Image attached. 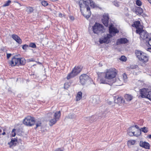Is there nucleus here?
Returning a JSON list of instances; mask_svg holds the SVG:
<instances>
[{"label": "nucleus", "mask_w": 151, "mask_h": 151, "mask_svg": "<svg viewBox=\"0 0 151 151\" xmlns=\"http://www.w3.org/2000/svg\"><path fill=\"white\" fill-rule=\"evenodd\" d=\"M117 71L114 68H111L106 70L105 73H101L98 74V79L100 83L108 84L110 86L115 83V77Z\"/></svg>", "instance_id": "f257e3e1"}, {"label": "nucleus", "mask_w": 151, "mask_h": 151, "mask_svg": "<svg viewBox=\"0 0 151 151\" xmlns=\"http://www.w3.org/2000/svg\"><path fill=\"white\" fill-rule=\"evenodd\" d=\"M80 11L86 19L89 18L91 13L89 6L94 8L96 6L95 3L92 0H81L79 2Z\"/></svg>", "instance_id": "f03ea898"}, {"label": "nucleus", "mask_w": 151, "mask_h": 151, "mask_svg": "<svg viewBox=\"0 0 151 151\" xmlns=\"http://www.w3.org/2000/svg\"><path fill=\"white\" fill-rule=\"evenodd\" d=\"M26 63V60L24 58H20L16 55L13 57L11 60L9 62V64L11 66H14L16 65H24Z\"/></svg>", "instance_id": "7ed1b4c3"}, {"label": "nucleus", "mask_w": 151, "mask_h": 151, "mask_svg": "<svg viewBox=\"0 0 151 151\" xmlns=\"http://www.w3.org/2000/svg\"><path fill=\"white\" fill-rule=\"evenodd\" d=\"M61 115L60 111H57L53 114L52 113H49L47 114V116L49 117H50L51 119L49 121V125L50 126H52L55 124L57 121H58Z\"/></svg>", "instance_id": "20e7f679"}, {"label": "nucleus", "mask_w": 151, "mask_h": 151, "mask_svg": "<svg viewBox=\"0 0 151 151\" xmlns=\"http://www.w3.org/2000/svg\"><path fill=\"white\" fill-rule=\"evenodd\" d=\"M94 33L98 35L101 34L105 31L104 26L99 23H96L92 27Z\"/></svg>", "instance_id": "39448f33"}, {"label": "nucleus", "mask_w": 151, "mask_h": 151, "mask_svg": "<svg viewBox=\"0 0 151 151\" xmlns=\"http://www.w3.org/2000/svg\"><path fill=\"white\" fill-rule=\"evenodd\" d=\"M82 67L80 66H75L72 71L67 76V78L69 79L78 75L81 70Z\"/></svg>", "instance_id": "423d86ee"}, {"label": "nucleus", "mask_w": 151, "mask_h": 151, "mask_svg": "<svg viewBox=\"0 0 151 151\" xmlns=\"http://www.w3.org/2000/svg\"><path fill=\"white\" fill-rule=\"evenodd\" d=\"M23 122L24 124L27 126H31L35 124V120L33 117L28 116L23 120Z\"/></svg>", "instance_id": "0eeeda50"}, {"label": "nucleus", "mask_w": 151, "mask_h": 151, "mask_svg": "<svg viewBox=\"0 0 151 151\" xmlns=\"http://www.w3.org/2000/svg\"><path fill=\"white\" fill-rule=\"evenodd\" d=\"M139 92L142 98H147L150 99L151 96V91H149L148 89L143 88L141 89Z\"/></svg>", "instance_id": "6e6552de"}, {"label": "nucleus", "mask_w": 151, "mask_h": 151, "mask_svg": "<svg viewBox=\"0 0 151 151\" xmlns=\"http://www.w3.org/2000/svg\"><path fill=\"white\" fill-rule=\"evenodd\" d=\"M112 37L110 34H107L106 35L102 37L99 39V42L100 44L109 43L110 41V39Z\"/></svg>", "instance_id": "1a4fd4ad"}, {"label": "nucleus", "mask_w": 151, "mask_h": 151, "mask_svg": "<svg viewBox=\"0 0 151 151\" xmlns=\"http://www.w3.org/2000/svg\"><path fill=\"white\" fill-rule=\"evenodd\" d=\"M80 81L81 84L83 85L89 79V76L86 74H83L80 76Z\"/></svg>", "instance_id": "9d476101"}, {"label": "nucleus", "mask_w": 151, "mask_h": 151, "mask_svg": "<svg viewBox=\"0 0 151 151\" xmlns=\"http://www.w3.org/2000/svg\"><path fill=\"white\" fill-rule=\"evenodd\" d=\"M109 34L112 35V37L114 36L116 33L119 32V30L114 27L111 24L109 26Z\"/></svg>", "instance_id": "9b49d317"}, {"label": "nucleus", "mask_w": 151, "mask_h": 151, "mask_svg": "<svg viewBox=\"0 0 151 151\" xmlns=\"http://www.w3.org/2000/svg\"><path fill=\"white\" fill-rule=\"evenodd\" d=\"M109 17L108 14L104 15L103 18L102 19L103 23L106 27H108Z\"/></svg>", "instance_id": "f8f14e48"}, {"label": "nucleus", "mask_w": 151, "mask_h": 151, "mask_svg": "<svg viewBox=\"0 0 151 151\" xmlns=\"http://www.w3.org/2000/svg\"><path fill=\"white\" fill-rule=\"evenodd\" d=\"M140 35L141 38L145 40L146 42V40L149 38L147 32L144 30L142 31Z\"/></svg>", "instance_id": "ddd939ff"}, {"label": "nucleus", "mask_w": 151, "mask_h": 151, "mask_svg": "<svg viewBox=\"0 0 151 151\" xmlns=\"http://www.w3.org/2000/svg\"><path fill=\"white\" fill-rule=\"evenodd\" d=\"M128 40L125 38H122L118 39L116 42V44L119 45L122 44H126L127 43Z\"/></svg>", "instance_id": "4468645a"}, {"label": "nucleus", "mask_w": 151, "mask_h": 151, "mask_svg": "<svg viewBox=\"0 0 151 151\" xmlns=\"http://www.w3.org/2000/svg\"><path fill=\"white\" fill-rule=\"evenodd\" d=\"M139 145L140 147L146 149H150V144L148 142H146L140 141L139 143Z\"/></svg>", "instance_id": "2eb2a0df"}, {"label": "nucleus", "mask_w": 151, "mask_h": 151, "mask_svg": "<svg viewBox=\"0 0 151 151\" xmlns=\"http://www.w3.org/2000/svg\"><path fill=\"white\" fill-rule=\"evenodd\" d=\"M12 38L19 44H21L22 40L17 35L13 34L12 35Z\"/></svg>", "instance_id": "dca6fc26"}, {"label": "nucleus", "mask_w": 151, "mask_h": 151, "mask_svg": "<svg viewBox=\"0 0 151 151\" xmlns=\"http://www.w3.org/2000/svg\"><path fill=\"white\" fill-rule=\"evenodd\" d=\"M146 45L148 47L147 49V51L151 53V37H149L146 41Z\"/></svg>", "instance_id": "f3484780"}, {"label": "nucleus", "mask_w": 151, "mask_h": 151, "mask_svg": "<svg viewBox=\"0 0 151 151\" xmlns=\"http://www.w3.org/2000/svg\"><path fill=\"white\" fill-rule=\"evenodd\" d=\"M140 57L142 58V60H139L143 63L147 62L148 60V57L145 53L143 52L140 56Z\"/></svg>", "instance_id": "a211bd4d"}, {"label": "nucleus", "mask_w": 151, "mask_h": 151, "mask_svg": "<svg viewBox=\"0 0 151 151\" xmlns=\"http://www.w3.org/2000/svg\"><path fill=\"white\" fill-rule=\"evenodd\" d=\"M99 102V99L98 96H94L93 97L92 103L93 105L96 104Z\"/></svg>", "instance_id": "6ab92c4d"}, {"label": "nucleus", "mask_w": 151, "mask_h": 151, "mask_svg": "<svg viewBox=\"0 0 151 151\" xmlns=\"http://www.w3.org/2000/svg\"><path fill=\"white\" fill-rule=\"evenodd\" d=\"M143 52L140 50H136L135 51V54L139 60L142 59V58L140 57V56Z\"/></svg>", "instance_id": "aec40b11"}, {"label": "nucleus", "mask_w": 151, "mask_h": 151, "mask_svg": "<svg viewBox=\"0 0 151 151\" xmlns=\"http://www.w3.org/2000/svg\"><path fill=\"white\" fill-rule=\"evenodd\" d=\"M101 110V114L102 115V116L105 117L107 110V108H105L104 106H102L100 108Z\"/></svg>", "instance_id": "412c9836"}, {"label": "nucleus", "mask_w": 151, "mask_h": 151, "mask_svg": "<svg viewBox=\"0 0 151 151\" xmlns=\"http://www.w3.org/2000/svg\"><path fill=\"white\" fill-rule=\"evenodd\" d=\"M140 24V22L137 21L134 22V24H132V26L137 28L139 27Z\"/></svg>", "instance_id": "4be33fe9"}, {"label": "nucleus", "mask_w": 151, "mask_h": 151, "mask_svg": "<svg viewBox=\"0 0 151 151\" xmlns=\"http://www.w3.org/2000/svg\"><path fill=\"white\" fill-rule=\"evenodd\" d=\"M125 98L126 100L127 101H130L132 99V96L131 95L126 94L125 95Z\"/></svg>", "instance_id": "5701e85b"}, {"label": "nucleus", "mask_w": 151, "mask_h": 151, "mask_svg": "<svg viewBox=\"0 0 151 151\" xmlns=\"http://www.w3.org/2000/svg\"><path fill=\"white\" fill-rule=\"evenodd\" d=\"M114 101L116 103H120L122 102V99L120 97H118L117 98H115L114 99Z\"/></svg>", "instance_id": "b1692460"}, {"label": "nucleus", "mask_w": 151, "mask_h": 151, "mask_svg": "<svg viewBox=\"0 0 151 151\" xmlns=\"http://www.w3.org/2000/svg\"><path fill=\"white\" fill-rule=\"evenodd\" d=\"M95 117L94 116H92L90 117H87L85 118V120L87 121H89L90 122H93L94 120L93 119Z\"/></svg>", "instance_id": "393cba45"}, {"label": "nucleus", "mask_w": 151, "mask_h": 151, "mask_svg": "<svg viewBox=\"0 0 151 151\" xmlns=\"http://www.w3.org/2000/svg\"><path fill=\"white\" fill-rule=\"evenodd\" d=\"M136 12L139 14H141L143 12V9L140 7H137L136 8Z\"/></svg>", "instance_id": "a878e982"}, {"label": "nucleus", "mask_w": 151, "mask_h": 151, "mask_svg": "<svg viewBox=\"0 0 151 151\" xmlns=\"http://www.w3.org/2000/svg\"><path fill=\"white\" fill-rule=\"evenodd\" d=\"M141 131L144 132V133H147L148 131L146 127H144L142 128H141V129L138 130V135H139L141 134Z\"/></svg>", "instance_id": "bb28decb"}, {"label": "nucleus", "mask_w": 151, "mask_h": 151, "mask_svg": "<svg viewBox=\"0 0 151 151\" xmlns=\"http://www.w3.org/2000/svg\"><path fill=\"white\" fill-rule=\"evenodd\" d=\"M134 128V126H132L129 127V132H128V134L131 136L132 135H135L134 134L135 132L131 131V130H132V128Z\"/></svg>", "instance_id": "cd10ccee"}, {"label": "nucleus", "mask_w": 151, "mask_h": 151, "mask_svg": "<svg viewBox=\"0 0 151 151\" xmlns=\"http://www.w3.org/2000/svg\"><path fill=\"white\" fill-rule=\"evenodd\" d=\"M82 96V93L80 91L78 93L76 97V101H78L80 100Z\"/></svg>", "instance_id": "c85d7f7f"}, {"label": "nucleus", "mask_w": 151, "mask_h": 151, "mask_svg": "<svg viewBox=\"0 0 151 151\" xmlns=\"http://www.w3.org/2000/svg\"><path fill=\"white\" fill-rule=\"evenodd\" d=\"M76 117V116L73 114H69L68 116L67 117V118L68 119H75Z\"/></svg>", "instance_id": "c756f323"}, {"label": "nucleus", "mask_w": 151, "mask_h": 151, "mask_svg": "<svg viewBox=\"0 0 151 151\" xmlns=\"http://www.w3.org/2000/svg\"><path fill=\"white\" fill-rule=\"evenodd\" d=\"M34 9L33 8L31 7H29L27 8V11L29 14L32 13Z\"/></svg>", "instance_id": "7c9ffc66"}, {"label": "nucleus", "mask_w": 151, "mask_h": 151, "mask_svg": "<svg viewBox=\"0 0 151 151\" xmlns=\"http://www.w3.org/2000/svg\"><path fill=\"white\" fill-rule=\"evenodd\" d=\"M136 28L137 29L136 30V32L137 33L139 34L140 35H141V33L142 31H144L142 29L139 28L137 27V28Z\"/></svg>", "instance_id": "2f4dec72"}, {"label": "nucleus", "mask_w": 151, "mask_h": 151, "mask_svg": "<svg viewBox=\"0 0 151 151\" xmlns=\"http://www.w3.org/2000/svg\"><path fill=\"white\" fill-rule=\"evenodd\" d=\"M11 1L10 0H8L3 5V6L4 7H6L9 5L11 3Z\"/></svg>", "instance_id": "473e14b6"}, {"label": "nucleus", "mask_w": 151, "mask_h": 151, "mask_svg": "<svg viewBox=\"0 0 151 151\" xmlns=\"http://www.w3.org/2000/svg\"><path fill=\"white\" fill-rule=\"evenodd\" d=\"M122 77L124 82H126L127 81V75L125 73H124L122 75Z\"/></svg>", "instance_id": "72a5a7b5"}, {"label": "nucleus", "mask_w": 151, "mask_h": 151, "mask_svg": "<svg viewBox=\"0 0 151 151\" xmlns=\"http://www.w3.org/2000/svg\"><path fill=\"white\" fill-rule=\"evenodd\" d=\"M120 60L123 61H125L126 60L127 58L124 56H122L120 58Z\"/></svg>", "instance_id": "f704fd0d"}, {"label": "nucleus", "mask_w": 151, "mask_h": 151, "mask_svg": "<svg viewBox=\"0 0 151 151\" xmlns=\"http://www.w3.org/2000/svg\"><path fill=\"white\" fill-rule=\"evenodd\" d=\"M28 46L29 47H31L32 48H35L36 47L35 44L34 43H31Z\"/></svg>", "instance_id": "c9c22d12"}, {"label": "nucleus", "mask_w": 151, "mask_h": 151, "mask_svg": "<svg viewBox=\"0 0 151 151\" xmlns=\"http://www.w3.org/2000/svg\"><path fill=\"white\" fill-rule=\"evenodd\" d=\"M42 5L44 6H47L48 4V3L47 1H44L42 2Z\"/></svg>", "instance_id": "e433bc0d"}, {"label": "nucleus", "mask_w": 151, "mask_h": 151, "mask_svg": "<svg viewBox=\"0 0 151 151\" xmlns=\"http://www.w3.org/2000/svg\"><path fill=\"white\" fill-rule=\"evenodd\" d=\"M128 142L131 145H134L136 141L134 140H131L128 141Z\"/></svg>", "instance_id": "4c0bfd02"}, {"label": "nucleus", "mask_w": 151, "mask_h": 151, "mask_svg": "<svg viewBox=\"0 0 151 151\" xmlns=\"http://www.w3.org/2000/svg\"><path fill=\"white\" fill-rule=\"evenodd\" d=\"M113 4L116 7H118L119 6V2L116 1H114L113 2Z\"/></svg>", "instance_id": "58836bf2"}, {"label": "nucleus", "mask_w": 151, "mask_h": 151, "mask_svg": "<svg viewBox=\"0 0 151 151\" xmlns=\"http://www.w3.org/2000/svg\"><path fill=\"white\" fill-rule=\"evenodd\" d=\"M136 4L138 6H140L142 5V2L139 0H137L136 1Z\"/></svg>", "instance_id": "ea45409f"}, {"label": "nucleus", "mask_w": 151, "mask_h": 151, "mask_svg": "<svg viewBox=\"0 0 151 151\" xmlns=\"http://www.w3.org/2000/svg\"><path fill=\"white\" fill-rule=\"evenodd\" d=\"M138 67L137 65H131L129 67L130 69H134L137 68Z\"/></svg>", "instance_id": "a19ab883"}, {"label": "nucleus", "mask_w": 151, "mask_h": 151, "mask_svg": "<svg viewBox=\"0 0 151 151\" xmlns=\"http://www.w3.org/2000/svg\"><path fill=\"white\" fill-rule=\"evenodd\" d=\"M16 131V129H13L12 132V137H14L16 135V133L15 132V131Z\"/></svg>", "instance_id": "79ce46f5"}, {"label": "nucleus", "mask_w": 151, "mask_h": 151, "mask_svg": "<svg viewBox=\"0 0 151 151\" xmlns=\"http://www.w3.org/2000/svg\"><path fill=\"white\" fill-rule=\"evenodd\" d=\"M8 144L9 145L10 147H11L12 145H14L15 146L16 145L11 141L8 143Z\"/></svg>", "instance_id": "37998d69"}, {"label": "nucleus", "mask_w": 151, "mask_h": 151, "mask_svg": "<svg viewBox=\"0 0 151 151\" xmlns=\"http://www.w3.org/2000/svg\"><path fill=\"white\" fill-rule=\"evenodd\" d=\"M41 124V123L40 122H39L38 123H36V127L35 128V129H36L38 127L40 126Z\"/></svg>", "instance_id": "c03bdc74"}, {"label": "nucleus", "mask_w": 151, "mask_h": 151, "mask_svg": "<svg viewBox=\"0 0 151 151\" xmlns=\"http://www.w3.org/2000/svg\"><path fill=\"white\" fill-rule=\"evenodd\" d=\"M2 132V129L1 127H0V136H1V135H4L5 134V132H3L2 133H1ZM1 137V136H0V138Z\"/></svg>", "instance_id": "a18cd8bd"}, {"label": "nucleus", "mask_w": 151, "mask_h": 151, "mask_svg": "<svg viewBox=\"0 0 151 151\" xmlns=\"http://www.w3.org/2000/svg\"><path fill=\"white\" fill-rule=\"evenodd\" d=\"M29 47V46L27 45H24L22 47V48L23 50H26L27 49V48Z\"/></svg>", "instance_id": "49530a36"}, {"label": "nucleus", "mask_w": 151, "mask_h": 151, "mask_svg": "<svg viewBox=\"0 0 151 151\" xmlns=\"http://www.w3.org/2000/svg\"><path fill=\"white\" fill-rule=\"evenodd\" d=\"M11 141L12 142L15 144H16V142H17V139L16 138H12L11 140Z\"/></svg>", "instance_id": "de8ad7c7"}, {"label": "nucleus", "mask_w": 151, "mask_h": 151, "mask_svg": "<svg viewBox=\"0 0 151 151\" xmlns=\"http://www.w3.org/2000/svg\"><path fill=\"white\" fill-rule=\"evenodd\" d=\"M12 54L10 53H7V59H9L11 56Z\"/></svg>", "instance_id": "09e8293b"}, {"label": "nucleus", "mask_w": 151, "mask_h": 151, "mask_svg": "<svg viewBox=\"0 0 151 151\" xmlns=\"http://www.w3.org/2000/svg\"><path fill=\"white\" fill-rule=\"evenodd\" d=\"M70 19L71 20H72L73 21L74 19V17L72 16H70Z\"/></svg>", "instance_id": "8fccbe9b"}, {"label": "nucleus", "mask_w": 151, "mask_h": 151, "mask_svg": "<svg viewBox=\"0 0 151 151\" xmlns=\"http://www.w3.org/2000/svg\"><path fill=\"white\" fill-rule=\"evenodd\" d=\"M55 151H63L60 148H58L57 149H56Z\"/></svg>", "instance_id": "3c124183"}, {"label": "nucleus", "mask_w": 151, "mask_h": 151, "mask_svg": "<svg viewBox=\"0 0 151 151\" xmlns=\"http://www.w3.org/2000/svg\"><path fill=\"white\" fill-rule=\"evenodd\" d=\"M134 127H135L137 129H139V127L137 125H135Z\"/></svg>", "instance_id": "603ef678"}, {"label": "nucleus", "mask_w": 151, "mask_h": 151, "mask_svg": "<svg viewBox=\"0 0 151 151\" xmlns=\"http://www.w3.org/2000/svg\"><path fill=\"white\" fill-rule=\"evenodd\" d=\"M59 16L60 17H62V14L60 13L59 14Z\"/></svg>", "instance_id": "864d4df0"}, {"label": "nucleus", "mask_w": 151, "mask_h": 151, "mask_svg": "<svg viewBox=\"0 0 151 151\" xmlns=\"http://www.w3.org/2000/svg\"><path fill=\"white\" fill-rule=\"evenodd\" d=\"M148 137L149 138L151 139V134L149 135L148 136Z\"/></svg>", "instance_id": "5fc2aeb1"}, {"label": "nucleus", "mask_w": 151, "mask_h": 151, "mask_svg": "<svg viewBox=\"0 0 151 151\" xmlns=\"http://www.w3.org/2000/svg\"><path fill=\"white\" fill-rule=\"evenodd\" d=\"M29 61L30 62V61H34V60L33 59H29Z\"/></svg>", "instance_id": "6e6d98bb"}, {"label": "nucleus", "mask_w": 151, "mask_h": 151, "mask_svg": "<svg viewBox=\"0 0 151 151\" xmlns=\"http://www.w3.org/2000/svg\"><path fill=\"white\" fill-rule=\"evenodd\" d=\"M148 1L151 4V0H148Z\"/></svg>", "instance_id": "4d7b16f0"}, {"label": "nucleus", "mask_w": 151, "mask_h": 151, "mask_svg": "<svg viewBox=\"0 0 151 151\" xmlns=\"http://www.w3.org/2000/svg\"><path fill=\"white\" fill-rule=\"evenodd\" d=\"M119 86H120V85H119Z\"/></svg>", "instance_id": "13d9d810"}]
</instances>
